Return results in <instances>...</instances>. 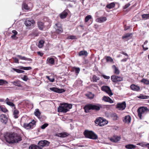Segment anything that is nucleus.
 <instances>
[{
	"label": "nucleus",
	"instance_id": "obj_1",
	"mask_svg": "<svg viewBox=\"0 0 149 149\" xmlns=\"http://www.w3.org/2000/svg\"><path fill=\"white\" fill-rule=\"evenodd\" d=\"M5 137L6 141L9 143H17L22 140L19 135L14 132L7 133Z\"/></svg>",
	"mask_w": 149,
	"mask_h": 149
},
{
	"label": "nucleus",
	"instance_id": "obj_2",
	"mask_svg": "<svg viewBox=\"0 0 149 149\" xmlns=\"http://www.w3.org/2000/svg\"><path fill=\"white\" fill-rule=\"evenodd\" d=\"M72 107V105L71 104L66 103L61 104L58 108V111L59 112L66 113L69 111V109Z\"/></svg>",
	"mask_w": 149,
	"mask_h": 149
},
{
	"label": "nucleus",
	"instance_id": "obj_3",
	"mask_svg": "<svg viewBox=\"0 0 149 149\" xmlns=\"http://www.w3.org/2000/svg\"><path fill=\"white\" fill-rule=\"evenodd\" d=\"M100 106L98 104H89L84 107L85 111L88 112L91 109L98 111L100 109Z\"/></svg>",
	"mask_w": 149,
	"mask_h": 149
},
{
	"label": "nucleus",
	"instance_id": "obj_4",
	"mask_svg": "<svg viewBox=\"0 0 149 149\" xmlns=\"http://www.w3.org/2000/svg\"><path fill=\"white\" fill-rule=\"evenodd\" d=\"M83 133L85 137L86 138L93 139H95L97 138V135L91 131L85 130Z\"/></svg>",
	"mask_w": 149,
	"mask_h": 149
},
{
	"label": "nucleus",
	"instance_id": "obj_5",
	"mask_svg": "<svg viewBox=\"0 0 149 149\" xmlns=\"http://www.w3.org/2000/svg\"><path fill=\"white\" fill-rule=\"evenodd\" d=\"M138 116L140 119H142V117L149 111V109L146 107H140L137 110Z\"/></svg>",
	"mask_w": 149,
	"mask_h": 149
},
{
	"label": "nucleus",
	"instance_id": "obj_6",
	"mask_svg": "<svg viewBox=\"0 0 149 149\" xmlns=\"http://www.w3.org/2000/svg\"><path fill=\"white\" fill-rule=\"evenodd\" d=\"M111 79L112 81L115 83L118 82L122 81L123 80V77L115 75H112L111 77Z\"/></svg>",
	"mask_w": 149,
	"mask_h": 149
},
{
	"label": "nucleus",
	"instance_id": "obj_7",
	"mask_svg": "<svg viewBox=\"0 0 149 149\" xmlns=\"http://www.w3.org/2000/svg\"><path fill=\"white\" fill-rule=\"evenodd\" d=\"M36 121L34 120L29 123H24V127L26 129H33L35 125Z\"/></svg>",
	"mask_w": 149,
	"mask_h": 149
},
{
	"label": "nucleus",
	"instance_id": "obj_8",
	"mask_svg": "<svg viewBox=\"0 0 149 149\" xmlns=\"http://www.w3.org/2000/svg\"><path fill=\"white\" fill-rule=\"evenodd\" d=\"M34 21L33 19H27L24 22V24L26 26L30 28L32 26H33L34 23Z\"/></svg>",
	"mask_w": 149,
	"mask_h": 149
},
{
	"label": "nucleus",
	"instance_id": "obj_9",
	"mask_svg": "<svg viewBox=\"0 0 149 149\" xmlns=\"http://www.w3.org/2000/svg\"><path fill=\"white\" fill-rule=\"evenodd\" d=\"M49 144V142L46 140L40 141L38 143L39 147H41V149L43 147L48 146Z\"/></svg>",
	"mask_w": 149,
	"mask_h": 149
},
{
	"label": "nucleus",
	"instance_id": "obj_10",
	"mask_svg": "<svg viewBox=\"0 0 149 149\" xmlns=\"http://www.w3.org/2000/svg\"><path fill=\"white\" fill-rule=\"evenodd\" d=\"M56 32L57 33H60L63 32V30L60 24L58 23L56 24L54 26Z\"/></svg>",
	"mask_w": 149,
	"mask_h": 149
},
{
	"label": "nucleus",
	"instance_id": "obj_11",
	"mask_svg": "<svg viewBox=\"0 0 149 149\" xmlns=\"http://www.w3.org/2000/svg\"><path fill=\"white\" fill-rule=\"evenodd\" d=\"M126 107V103L125 102L121 103H118L116 105V107L119 110H124Z\"/></svg>",
	"mask_w": 149,
	"mask_h": 149
},
{
	"label": "nucleus",
	"instance_id": "obj_12",
	"mask_svg": "<svg viewBox=\"0 0 149 149\" xmlns=\"http://www.w3.org/2000/svg\"><path fill=\"white\" fill-rule=\"evenodd\" d=\"M49 89L51 91L58 93H62L65 91L64 89H59L56 87L50 88Z\"/></svg>",
	"mask_w": 149,
	"mask_h": 149
},
{
	"label": "nucleus",
	"instance_id": "obj_13",
	"mask_svg": "<svg viewBox=\"0 0 149 149\" xmlns=\"http://www.w3.org/2000/svg\"><path fill=\"white\" fill-rule=\"evenodd\" d=\"M103 91L106 92L110 96L113 95L110 87L108 86H103Z\"/></svg>",
	"mask_w": 149,
	"mask_h": 149
},
{
	"label": "nucleus",
	"instance_id": "obj_14",
	"mask_svg": "<svg viewBox=\"0 0 149 149\" xmlns=\"http://www.w3.org/2000/svg\"><path fill=\"white\" fill-rule=\"evenodd\" d=\"M96 126H102V117H100L97 118L95 121Z\"/></svg>",
	"mask_w": 149,
	"mask_h": 149
},
{
	"label": "nucleus",
	"instance_id": "obj_15",
	"mask_svg": "<svg viewBox=\"0 0 149 149\" xmlns=\"http://www.w3.org/2000/svg\"><path fill=\"white\" fill-rule=\"evenodd\" d=\"M0 120L2 123L6 124L7 122L8 118L5 115L1 114L0 116Z\"/></svg>",
	"mask_w": 149,
	"mask_h": 149
},
{
	"label": "nucleus",
	"instance_id": "obj_16",
	"mask_svg": "<svg viewBox=\"0 0 149 149\" xmlns=\"http://www.w3.org/2000/svg\"><path fill=\"white\" fill-rule=\"evenodd\" d=\"M120 138V136L115 135L113 136L112 137L109 138V139L111 142L116 143L119 141Z\"/></svg>",
	"mask_w": 149,
	"mask_h": 149
},
{
	"label": "nucleus",
	"instance_id": "obj_17",
	"mask_svg": "<svg viewBox=\"0 0 149 149\" xmlns=\"http://www.w3.org/2000/svg\"><path fill=\"white\" fill-rule=\"evenodd\" d=\"M69 134L66 132L58 133L55 135L56 136L64 138L68 136Z\"/></svg>",
	"mask_w": 149,
	"mask_h": 149
},
{
	"label": "nucleus",
	"instance_id": "obj_18",
	"mask_svg": "<svg viewBox=\"0 0 149 149\" xmlns=\"http://www.w3.org/2000/svg\"><path fill=\"white\" fill-rule=\"evenodd\" d=\"M130 88L132 90L135 91H139L140 90V87L139 86L133 84L131 85Z\"/></svg>",
	"mask_w": 149,
	"mask_h": 149
},
{
	"label": "nucleus",
	"instance_id": "obj_19",
	"mask_svg": "<svg viewBox=\"0 0 149 149\" xmlns=\"http://www.w3.org/2000/svg\"><path fill=\"white\" fill-rule=\"evenodd\" d=\"M103 100L105 102H108L110 103H113V101L109 97L106 96H104L103 97Z\"/></svg>",
	"mask_w": 149,
	"mask_h": 149
},
{
	"label": "nucleus",
	"instance_id": "obj_20",
	"mask_svg": "<svg viewBox=\"0 0 149 149\" xmlns=\"http://www.w3.org/2000/svg\"><path fill=\"white\" fill-rule=\"evenodd\" d=\"M47 63L50 65H53L54 63V58H48L47 60Z\"/></svg>",
	"mask_w": 149,
	"mask_h": 149
},
{
	"label": "nucleus",
	"instance_id": "obj_21",
	"mask_svg": "<svg viewBox=\"0 0 149 149\" xmlns=\"http://www.w3.org/2000/svg\"><path fill=\"white\" fill-rule=\"evenodd\" d=\"M68 13L65 11H64L60 14V17L62 19L65 18L67 16Z\"/></svg>",
	"mask_w": 149,
	"mask_h": 149
},
{
	"label": "nucleus",
	"instance_id": "obj_22",
	"mask_svg": "<svg viewBox=\"0 0 149 149\" xmlns=\"http://www.w3.org/2000/svg\"><path fill=\"white\" fill-rule=\"evenodd\" d=\"M88 53L86 51L83 50L80 51L78 54L79 56H87Z\"/></svg>",
	"mask_w": 149,
	"mask_h": 149
},
{
	"label": "nucleus",
	"instance_id": "obj_23",
	"mask_svg": "<svg viewBox=\"0 0 149 149\" xmlns=\"http://www.w3.org/2000/svg\"><path fill=\"white\" fill-rule=\"evenodd\" d=\"M38 25L39 29L40 30H43L44 28V24L41 22H38Z\"/></svg>",
	"mask_w": 149,
	"mask_h": 149
},
{
	"label": "nucleus",
	"instance_id": "obj_24",
	"mask_svg": "<svg viewBox=\"0 0 149 149\" xmlns=\"http://www.w3.org/2000/svg\"><path fill=\"white\" fill-rule=\"evenodd\" d=\"M112 68L113 69V72L115 74H119V70L115 65H113L112 66Z\"/></svg>",
	"mask_w": 149,
	"mask_h": 149
},
{
	"label": "nucleus",
	"instance_id": "obj_25",
	"mask_svg": "<svg viewBox=\"0 0 149 149\" xmlns=\"http://www.w3.org/2000/svg\"><path fill=\"white\" fill-rule=\"evenodd\" d=\"M131 120V118L130 116H126L124 117V119L123 120V121L125 123H129L130 122Z\"/></svg>",
	"mask_w": 149,
	"mask_h": 149
},
{
	"label": "nucleus",
	"instance_id": "obj_26",
	"mask_svg": "<svg viewBox=\"0 0 149 149\" xmlns=\"http://www.w3.org/2000/svg\"><path fill=\"white\" fill-rule=\"evenodd\" d=\"M11 83L14 85L19 87H21L22 86L20 81L18 80H17L16 81L12 82Z\"/></svg>",
	"mask_w": 149,
	"mask_h": 149
},
{
	"label": "nucleus",
	"instance_id": "obj_27",
	"mask_svg": "<svg viewBox=\"0 0 149 149\" xmlns=\"http://www.w3.org/2000/svg\"><path fill=\"white\" fill-rule=\"evenodd\" d=\"M17 57H19L21 60H26L30 61H32V60L31 58H26L25 57V56H22L20 55H17Z\"/></svg>",
	"mask_w": 149,
	"mask_h": 149
},
{
	"label": "nucleus",
	"instance_id": "obj_28",
	"mask_svg": "<svg viewBox=\"0 0 149 149\" xmlns=\"http://www.w3.org/2000/svg\"><path fill=\"white\" fill-rule=\"evenodd\" d=\"M136 147V146L131 144H128L125 146V148L128 149H134Z\"/></svg>",
	"mask_w": 149,
	"mask_h": 149
},
{
	"label": "nucleus",
	"instance_id": "obj_29",
	"mask_svg": "<svg viewBox=\"0 0 149 149\" xmlns=\"http://www.w3.org/2000/svg\"><path fill=\"white\" fill-rule=\"evenodd\" d=\"M29 149H41V148L36 145H32L29 147Z\"/></svg>",
	"mask_w": 149,
	"mask_h": 149
},
{
	"label": "nucleus",
	"instance_id": "obj_30",
	"mask_svg": "<svg viewBox=\"0 0 149 149\" xmlns=\"http://www.w3.org/2000/svg\"><path fill=\"white\" fill-rule=\"evenodd\" d=\"M86 96L89 99H92L94 97V95L91 92H88L86 94Z\"/></svg>",
	"mask_w": 149,
	"mask_h": 149
},
{
	"label": "nucleus",
	"instance_id": "obj_31",
	"mask_svg": "<svg viewBox=\"0 0 149 149\" xmlns=\"http://www.w3.org/2000/svg\"><path fill=\"white\" fill-rule=\"evenodd\" d=\"M115 6V3L114 2L108 4H107L106 7L109 9H111L113 8Z\"/></svg>",
	"mask_w": 149,
	"mask_h": 149
},
{
	"label": "nucleus",
	"instance_id": "obj_32",
	"mask_svg": "<svg viewBox=\"0 0 149 149\" xmlns=\"http://www.w3.org/2000/svg\"><path fill=\"white\" fill-rule=\"evenodd\" d=\"M35 115L37 116L38 118H39L40 117V112L39 109H36L34 113Z\"/></svg>",
	"mask_w": 149,
	"mask_h": 149
},
{
	"label": "nucleus",
	"instance_id": "obj_33",
	"mask_svg": "<svg viewBox=\"0 0 149 149\" xmlns=\"http://www.w3.org/2000/svg\"><path fill=\"white\" fill-rule=\"evenodd\" d=\"M22 9L23 10L24 9L25 10H29V8L28 6L25 3H23L22 5Z\"/></svg>",
	"mask_w": 149,
	"mask_h": 149
},
{
	"label": "nucleus",
	"instance_id": "obj_34",
	"mask_svg": "<svg viewBox=\"0 0 149 149\" xmlns=\"http://www.w3.org/2000/svg\"><path fill=\"white\" fill-rule=\"evenodd\" d=\"M19 112L17 110L15 109V110L13 112V115L14 116V117L15 118H18V115L19 114Z\"/></svg>",
	"mask_w": 149,
	"mask_h": 149
},
{
	"label": "nucleus",
	"instance_id": "obj_35",
	"mask_svg": "<svg viewBox=\"0 0 149 149\" xmlns=\"http://www.w3.org/2000/svg\"><path fill=\"white\" fill-rule=\"evenodd\" d=\"M138 97L139 98L141 99H149V96L147 95H144L143 94H141L139 96H138Z\"/></svg>",
	"mask_w": 149,
	"mask_h": 149
},
{
	"label": "nucleus",
	"instance_id": "obj_36",
	"mask_svg": "<svg viewBox=\"0 0 149 149\" xmlns=\"http://www.w3.org/2000/svg\"><path fill=\"white\" fill-rule=\"evenodd\" d=\"M44 42L43 40H40L38 42V47L39 48H42L44 45Z\"/></svg>",
	"mask_w": 149,
	"mask_h": 149
},
{
	"label": "nucleus",
	"instance_id": "obj_37",
	"mask_svg": "<svg viewBox=\"0 0 149 149\" xmlns=\"http://www.w3.org/2000/svg\"><path fill=\"white\" fill-rule=\"evenodd\" d=\"M12 70H13L14 71H15L19 73H23L24 72V71L20 70L18 69H16L14 68H12Z\"/></svg>",
	"mask_w": 149,
	"mask_h": 149
},
{
	"label": "nucleus",
	"instance_id": "obj_38",
	"mask_svg": "<svg viewBox=\"0 0 149 149\" xmlns=\"http://www.w3.org/2000/svg\"><path fill=\"white\" fill-rule=\"evenodd\" d=\"M111 116L114 120H117V118H118L117 115L116 113H114L111 114Z\"/></svg>",
	"mask_w": 149,
	"mask_h": 149
},
{
	"label": "nucleus",
	"instance_id": "obj_39",
	"mask_svg": "<svg viewBox=\"0 0 149 149\" xmlns=\"http://www.w3.org/2000/svg\"><path fill=\"white\" fill-rule=\"evenodd\" d=\"M141 82L146 85H149V81L146 79H143L141 80Z\"/></svg>",
	"mask_w": 149,
	"mask_h": 149
},
{
	"label": "nucleus",
	"instance_id": "obj_40",
	"mask_svg": "<svg viewBox=\"0 0 149 149\" xmlns=\"http://www.w3.org/2000/svg\"><path fill=\"white\" fill-rule=\"evenodd\" d=\"M6 104L10 106L11 107H13L14 109H15V105L12 102H10V101L9 102H6Z\"/></svg>",
	"mask_w": 149,
	"mask_h": 149
},
{
	"label": "nucleus",
	"instance_id": "obj_41",
	"mask_svg": "<svg viewBox=\"0 0 149 149\" xmlns=\"http://www.w3.org/2000/svg\"><path fill=\"white\" fill-rule=\"evenodd\" d=\"M100 78L98 77L95 75H93V77L92 80L94 82H96L98 80H99Z\"/></svg>",
	"mask_w": 149,
	"mask_h": 149
},
{
	"label": "nucleus",
	"instance_id": "obj_42",
	"mask_svg": "<svg viewBox=\"0 0 149 149\" xmlns=\"http://www.w3.org/2000/svg\"><path fill=\"white\" fill-rule=\"evenodd\" d=\"M92 19V17L90 15H88L86 17L85 19V22L86 23L88 21L91 19Z\"/></svg>",
	"mask_w": 149,
	"mask_h": 149
},
{
	"label": "nucleus",
	"instance_id": "obj_43",
	"mask_svg": "<svg viewBox=\"0 0 149 149\" xmlns=\"http://www.w3.org/2000/svg\"><path fill=\"white\" fill-rule=\"evenodd\" d=\"M106 60L107 62H110L111 63H113V59L109 56L107 57Z\"/></svg>",
	"mask_w": 149,
	"mask_h": 149
},
{
	"label": "nucleus",
	"instance_id": "obj_44",
	"mask_svg": "<svg viewBox=\"0 0 149 149\" xmlns=\"http://www.w3.org/2000/svg\"><path fill=\"white\" fill-rule=\"evenodd\" d=\"M20 69L24 70H29L31 69L32 68L31 67H24L23 66H21Z\"/></svg>",
	"mask_w": 149,
	"mask_h": 149
},
{
	"label": "nucleus",
	"instance_id": "obj_45",
	"mask_svg": "<svg viewBox=\"0 0 149 149\" xmlns=\"http://www.w3.org/2000/svg\"><path fill=\"white\" fill-rule=\"evenodd\" d=\"M132 35V33H127L125 35L123 36H122V39H124L125 38H128L130 36Z\"/></svg>",
	"mask_w": 149,
	"mask_h": 149
},
{
	"label": "nucleus",
	"instance_id": "obj_46",
	"mask_svg": "<svg viewBox=\"0 0 149 149\" xmlns=\"http://www.w3.org/2000/svg\"><path fill=\"white\" fill-rule=\"evenodd\" d=\"M8 83L7 81H6L2 79H0V85H2L3 84H6Z\"/></svg>",
	"mask_w": 149,
	"mask_h": 149
},
{
	"label": "nucleus",
	"instance_id": "obj_47",
	"mask_svg": "<svg viewBox=\"0 0 149 149\" xmlns=\"http://www.w3.org/2000/svg\"><path fill=\"white\" fill-rule=\"evenodd\" d=\"M67 38L68 39L74 40L76 39L77 38L75 36H70L67 37Z\"/></svg>",
	"mask_w": 149,
	"mask_h": 149
},
{
	"label": "nucleus",
	"instance_id": "obj_48",
	"mask_svg": "<svg viewBox=\"0 0 149 149\" xmlns=\"http://www.w3.org/2000/svg\"><path fill=\"white\" fill-rule=\"evenodd\" d=\"M142 17L143 18L146 19H149V13L148 14H144L142 15Z\"/></svg>",
	"mask_w": 149,
	"mask_h": 149
},
{
	"label": "nucleus",
	"instance_id": "obj_49",
	"mask_svg": "<svg viewBox=\"0 0 149 149\" xmlns=\"http://www.w3.org/2000/svg\"><path fill=\"white\" fill-rule=\"evenodd\" d=\"M46 77L51 82H54V79L53 77L51 78L48 76H46Z\"/></svg>",
	"mask_w": 149,
	"mask_h": 149
},
{
	"label": "nucleus",
	"instance_id": "obj_50",
	"mask_svg": "<svg viewBox=\"0 0 149 149\" xmlns=\"http://www.w3.org/2000/svg\"><path fill=\"white\" fill-rule=\"evenodd\" d=\"M74 69L75 73L77 74L79 73L80 71V69L79 68L74 67Z\"/></svg>",
	"mask_w": 149,
	"mask_h": 149
},
{
	"label": "nucleus",
	"instance_id": "obj_51",
	"mask_svg": "<svg viewBox=\"0 0 149 149\" xmlns=\"http://www.w3.org/2000/svg\"><path fill=\"white\" fill-rule=\"evenodd\" d=\"M48 125V124L47 123H45L42 125L41 126V128L42 129H45L46 127H47Z\"/></svg>",
	"mask_w": 149,
	"mask_h": 149
},
{
	"label": "nucleus",
	"instance_id": "obj_52",
	"mask_svg": "<svg viewBox=\"0 0 149 149\" xmlns=\"http://www.w3.org/2000/svg\"><path fill=\"white\" fill-rule=\"evenodd\" d=\"M96 21L99 23H102V18L101 17L96 19Z\"/></svg>",
	"mask_w": 149,
	"mask_h": 149
},
{
	"label": "nucleus",
	"instance_id": "obj_53",
	"mask_svg": "<svg viewBox=\"0 0 149 149\" xmlns=\"http://www.w3.org/2000/svg\"><path fill=\"white\" fill-rule=\"evenodd\" d=\"M22 79L24 81H27V80L28 79V78L27 77L26 75H24L23 77H22Z\"/></svg>",
	"mask_w": 149,
	"mask_h": 149
},
{
	"label": "nucleus",
	"instance_id": "obj_54",
	"mask_svg": "<svg viewBox=\"0 0 149 149\" xmlns=\"http://www.w3.org/2000/svg\"><path fill=\"white\" fill-rule=\"evenodd\" d=\"M108 123V121L107 120L103 118V126L104 125H107Z\"/></svg>",
	"mask_w": 149,
	"mask_h": 149
},
{
	"label": "nucleus",
	"instance_id": "obj_55",
	"mask_svg": "<svg viewBox=\"0 0 149 149\" xmlns=\"http://www.w3.org/2000/svg\"><path fill=\"white\" fill-rule=\"evenodd\" d=\"M13 59L14 60V62L16 63H19V60L16 58H13Z\"/></svg>",
	"mask_w": 149,
	"mask_h": 149
},
{
	"label": "nucleus",
	"instance_id": "obj_56",
	"mask_svg": "<svg viewBox=\"0 0 149 149\" xmlns=\"http://www.w3.org/2000/svg\"><path fill=\"white\" fill-rule=\"evenodd\" d=\"M0 110L5 113L7 111H8V110L7 109L4 108L2 107L1 108Z\"/></svg>",
	"mask_w": 149,
	"mask_h": 149
},
{
	"label": "nucleus",
	"instance_id": "obj_57",
	"mask_svg": "<svg viewBox=\"0 0 149 149\" xmlns=\"http://www.w3.org/2000/svg\"><path fill=\"white\" fill-rule=\"evenodd\" d=\"M130 4L128 3L125 5L124 8V9L127 8H128L130 6Z\"/></svg>",
	"mask_w": 149,
	"mask_h": 149
},
{
	"label": "nucleus",
	"instance_id": "obj_58",
	"mask_svg": "<svg viewBox=\"0 0 149 149\" xmlns=\"http://www.w3.org/2000/svg\"><path fill=\"white\" fill-rule=\"evenodd\" d=\"M103 77L104 78V79H110V77L109 76H107L106 75H104L103 74Z\"/></svg>",
	"mask_w": 149,
	"mask_h": 149
},
{
	"label": "nucleus",
	"instance_id": "obj_59",
	"mask_svg": "<svg viewBox=\"0 0 149 149\" xmlns=\"http://www.w3.org/2000/svg\"><path fill=\"white\" fill-rule=\"evenodd\" d=\"M12 32L14 34V35H16L17 34V32L15 30H13L12 31Z\"/></svg>",
	"mask_w": 149,
	"mask_h": 149
},
{
	"label": "nucleus",
	"instance_id": "obj_60",
	"mask_svg": "<svg viewBox=\"0 0 149 149\" xmlns=\"http://www.w3.org/2000/svg\"><path fill=\"white\" fill-rule=\"evenodd\" d=\"M37 54L41 56H42L43 54L42 53L40 52H37Z\"/></svg>",
	"mask_w": 149,
	"mask_h": 149
},
{
	"label": "nucleus",
	"instance_id": "obj_61",
	"mask_svg": "<svg viewBox=\"0 0 149 149\" xmlns=\"http://www.w3.org/2000/svg\"><path fill=\"white\" fill-rule=\"evenodd\" d=\"M100 13V11H99V12H97V13H96V14H95L96 16L97 17H99Z\"/></svg>",
	"mask_w": 149,
	"mask_h": 149
},
{
	"label": "nucleus",
	"instance_id": "obj_62",
	"mask_svg": "<svg viewBox=\"0 0 149 149\" xmlns=\"http://www.w3.org/2000/svg\"><path fill=\"white\" fill-rule=\"evenodd\" d=\"M127 59H128L127 58H125L121 60V62H125L127 61Z\"/></svg>",
	"mask_w": 149,
	"mask_h": 149
},
{
	"label": "nucleus",
	"instance_id": "obj_63",
	"mask_svg": "<svg viewBox=\"0 0 149 149\" xmlns=\"http://www.w3.org/2000/svg\"><path fill=\"white\" fill-rule=\"evenodd\" d=\"M142 47L143 48V50L144 51H146L148 49V47H144V45H142Z\"/></svg>",
	"mask_w": 149,
	"mask_h": 149
},
{
	"label": "nucleus",
	"instance_id": "obj_64",
	"mask_svg": "<svg viewBox=\"0 0 149 149\" xmlns=\"http://www.w3.org/2000/svg\"><path fill=\"white\" fill-rule=\"evenodd\" d=\"M130 28V26H125V28H124V30L125 31L127 30L128 29Z\"/></svg>",
	"mask_w": 149,
	"mask_h": 149
}]
</instances>
